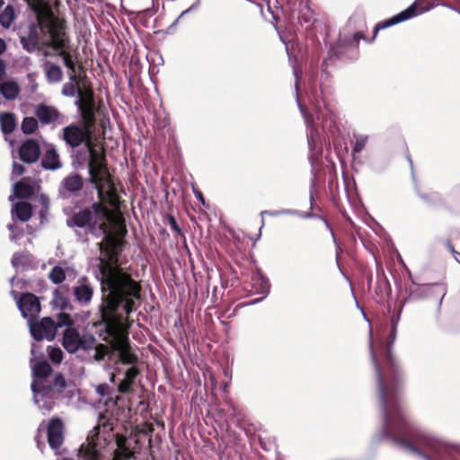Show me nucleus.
<instances>
[{"label":"nucleus","mask_w":460,"mask_h":460,"mask_svg":"<svg viewBox=\"0 0 460 460\" xmlns=\"http://www.w3.org/2000/svg\"><path fill=\"white\" fill-rule=\"evenodd\" d=\"M369 350L376 374V394L382 416V429L373 437L374 441L389 439L399 449L408 452L401 443L413 444L420 449H436L441 445V439L433 432L411 422L403 407L402 388L387 390L382 378L377 358L370 339Z\"/></svg>","instance_id":"nucleus-1"},{"label":"nucleus","mask_w":460,"mask_h":460,"mask_svg":"<svg viewBox=\"0 0 460 460\" xmlns=\"http://www.w3.org/2000/svg\"><path fill=\"white\" fill-rule=\"evenodd\" d=\"M22 49L30 54L43 52L45 58L56 55L58 58H72L68 49V38L64 31L50 30L46 32L44 19L38 15L35 22L29 23L26 31L20 36Z\"/></svg>","instance_id":"nucleus-2"},{"label":"nucleus","mask_w":460,"mask_h":460,"mask_svg":"<svg viewBox=\"0 0 460 460\" xmlns=\"http://www.w3.org/2000/svg\"><path fill=\"white\" fill-rule=\"evenodd\" d=\"M66 387V378L60 372L55 374L53 383L41 382L38 384L36 381H32L31 384L32 400L43 413L49 412L54 408Z\"/></svg>","instance_id":"nucleus-3"},{"label":"nucleus","mask_w":460,"mask_h":460,"mask_svg":"<svg viewBox=\"0 0 460 460\" xmlns=\"http://www.w3.org/2000/svg\"><path fill=\"white\" fill-rule=\"evenodd\" d=\"M289 65L293 69V75L295 76V99L297 105V108L305 120V124L306 126V139H307V145L308 149L311 154V155L314 154V152L316 149V144L318 141V131L314 125V117L312 114H310L306 109L302 105L299 94H298V84L299 81L302 75V70L299 67L298 65V59H288Z\"/></svg>","instance_id":"nucleus-4"},{"label":"nucleus","mask_w":460,"mask_h":460,"mask_svg":"<svg viewBox=\"0 0 460 460\" xmlns=\"http://www.w3.org/2000/svg\"><path fill=\"white\" fill-rule=\"evenodd\" d=\"M396 335L397 328L391 327L390 341L388 342L387 352L385 355L386 369L385 374L381 372L382 378L385 383L387 390H394V387L402 388L404 381V375L402 370L401 365L397 358L392 354V347L396 340ZM377 364L379 363L377 362ZM379 367L380 371H382L381 367Z\"/></svg>","instance_id":"nucleus-5"},{"label":"nucleus","mask_w":460,"mask_h":460,"mask_svg":"<svg viewBox=\"0 0 460 460\" xmlns=\"http://www.w3.org/2000/svg\"><path fill=\"white\" fill-rule=\"evenodd\" d=\"M96 344V339L93 334L81 335L75 327L66 328L63 332L62 346L68 353H75L79 349L92 350Z\"/></svg>","instance_id":"nucleus-6"},{"label":"nucleus","mask_w":460,"mask_h":460,"mask_svg":"<svg viewBox=\"0 0 460 460\" xmlns=\"http://www.w3.org/2000/svg\"><path fill=\"white\" fill-rule=\"evenodd\" d=\"M446 294L447 288L443 283L420 285L415 280H411V286L409 288V296L404 302L438 297V310H439Z\"/></svg>","instance_id":"nucleus-7"},{"label":"nucleus","mask_w":460,"mask_h":460,"mask_svg":"<svg viewBox=\"0 0 460 460\" xmlns=\"http://www.w3.org/2000/svg\"><path fill=\"white\" fill-rule=\"evenodd\" d=\"M314 96L313 105L314 107V111L316 115V119L319 121L322 128L324 131H327L332 134L336 128V119L335 114L330 109V107L326 104L325 101L319 95L316 90L312 92ZM321 94H323V90L321 89Z\"/></svg>","instance_id":"nucleus-8"},{"label":"nucleus","mask_w":460,"mask_h":460,"mask_svg":"<svg viewBox=\"0 0 460 460\" xmlns=\"http://www.w3.org/2000/svg\"><path fill=\"white\" fill-rule=\"evenodd\" d=\"M376 34L377 33L374 32L372 39L367 40L362 32L358 31L342 39H339V40L331 46L327 58H339V56L348 55L350 51L358 49L361 40L370 43L374 40Z\"/></svg>","instance_id":"nucleus-9"},{"label":"nucleus","mask_w":460,"mask_h":460,"mask_svg":"<svg viewBox=\"0 0 460 460\" xmlns=\"http://www.w3.org/2000/svg\"><path fill=\"white\" fill-rule=\"evenodd\" d=\"M28 325L31 335L37 341L43 340L51 341L56 337L57 326L50 317H43L40 320L32 319L28 322Z\"/></svg>","instance_id":"nucleus-10"},{"label":"nucleus","mask_w":460,"mask_h":460,"mask_svg":"<svg viewBox=\"0 0 460 460\" xmlns=\"http://www.w3.org/2000/svg\"><path fill=\"white\" fill-rule=\"evenodd\" d=\"M91 135V131H87L75 123H71L62 129L60 138L68 148L74 150L88 140Z\"/></svg>","instance_id":"nucleus-11"},{"label":"nucleus","mask_w":460,"mask_h":460,"mask_svg":"<svg viewBox=\"0 0 460 460\" xmlns=\"http://www.w3.org/2000/svg\"><path fill=\"white\" fill-rule=\"evenodd\" d=\"M31 353L32 356L31 358V367L33 376L32 381H36L38 384L41 382L45 384L53 383V380L49 379L52 367L47 360L38 358L37 345L34 343L31 346Z\"/></svg>","instance_id":"nucleus-12"},{"label":"nucleus","mask_w":460,"mask_h":460,"mask_svg":"<svg viewBox=\"0 0 460 460\" xmlns=\"http://www.w3.org/2000/svg\"><path fill=\"white\" fill-rule=\"evenodd\" d=\"M419 0H415L409 7L400 12L399 13L382 21L376 24L375 33H377L380 30L387 29L391 26L396 25L400 22H406L419 14H422L427 12L428 8H421L420 11L417 9V3Z\"/></svg>","instance_id":"nucleus-13"},{"label":"nucleus","mask_w":460,"mask_h":460,"mask_svg":"<svg viewBox=\"0 0 460 460\" xmlns=\"http://www.w3.org/2000/svg\"><path fill=\"white\" fill-rule=\"evenodd\" d=\"M17 306L22 316L27 319V322L35 319L40 313L39 298L32 293H23L17 299Z\"/></svg>","instance_id":"nucleus-14"},{"label":"nucleus","mask_w":460,"mask_h":460,"mask_svg":"<svg viewBox=\"0 0 460 460\" xmlns=\"http://www.w3.org/2000/svg\"><path fill=\"white\" fill-rule=\"evenodd\" d=\"M34 114L42 127L52 126V128H55L60 123L63 118L61 112L55 106L47 105L45 103L38 104L35 108Z\"/></svg>","instance_id":"nucleus-15"},{"label":"nucleus","mask_w":460,"mask_h":460,"mask_svg":"<svg viewBox=\"0 0 460 460\" xmlns=\"http://www.w3.org/2000/svg\"><path fill=\"white\" fill-rule=\"evenodd\" d=\"M47 438L49 447L58 451L64 442V425L59 418H53L47 426Z\"/></svg>","instance_id":"nucleus-16"},{"label":"nucleus","mask_w":460,"mask_h":460,"mask_svg":"<svg viewBox=\"0 0 460 460\" xmlns=\"http://www.w3.org/2000/svg\"><path fill=\"white\" fill-rule=\"evenodd\" d=\"M66 226L78 228L88 227L90 232L93 233L97 226V222L93 219L92 210L89 208H84L68 217Z\"/></svg>","instance_id":"nucleus-17"},{"label":"nucleus","mask_w":460,"mask_h":460,"mask_svg":"<svg viewBox=\"0 0 460 460\" xmlns=\"http://www.w3.org/2000/svg\"><path fill=\"white\" fill-rule=\"evenodd\" d=\"M105 170L104 159L99 155V153L91 148L90 158L88 161V174L89 182L95 188L98 189L99 176L102 174Z\"/></svg>","instance_id":"nucleus-18"},{"label":"nucleus","mask_w":460,"mask_h":460,"mask_svg":"<svg viewBox=\"0 0 460 460\" xmlns=\"http://www.w3.org/2000/svg\"><path fill=\"white\" fill-rule=\"evenodd\" d=\"M19 157L26 164L37 162L40 156V146L36 139H26L19 147Z\"/></svg>","instance_id":"nucleus-19"},{"label":"nucleus","mask_w":460,"mask_h":460,"mask_svg":"<svg viewBox=\"0 0 460 460\" xmlns=\"http://www.w3.org/2000/svg\"><path fill=\"white\" fill-rule=\"evenodd\" d=\"M66 66L71 70L69 74L70 82L64 84L62 87L61 93L66 97H74L75 93H80L79 88L75 84L76 80V67L81 69L82 63L79 62L80 59H63Z\"/></svg>","instance_id":"nucleus-20"},{"label":"nucleus","mask_w":460,"mask_h":460,"mask_svg":"<svg viewBox=\"0 0 460 460\" xmlns=\"http://www.w3.org/2000/svg\"><path fill=\"white\" fill-rule=\"evenodd\" d=\"M45 152L42 155L40 165L44 170L57 171L63 165L59 154L56 146L53 143L45 144Z\"/></svg>","instance_id":"nucleus-21"},{"label":"nucleus","mask_w":460,"mask_h":460,"mask_svg":"<svg viewBox=\"0 0 460 460\" xmlns=\"http://www.w3.org/2000/svg\"><path fill=\"white\" fill-rule=\"evenodd\" d=\"M93 288L87 277L78 279L77 286L74 287V296L76 301L83 306H87L93 298Z\"/></svg>","instance_id":"nucleus-22"},{"label":"nucleus","mask_w":460,"mask_h":460,"mask_svg":"<svg viewBox=\"0 0 460 460\" xmlns=\"http://www.w3.org/2000/svg\"><path fill=\"white\" fill-rule=\"evenodd\" d=\"M83 188V180L82 177L78 174L69 175L65 177L59 186V195L63 199L68 198L70 194H74Z\"/></svg>","instance_id":"nucleus-23"},{"label":"nucleus","mask_w":460,"mask_h":460,"mask_svg":"<svg viewBox=\"0 0 460 460\" xmlns=\"http://www.w3.org/2000/svg\"><path fill=\"white\" fill-rule=\"evenodd\" d=\"M34 194V187L29 177H23L16 181L13 187V195L9 196V200L13 201V197L17 199H30Z\"/></svg>","instance_id":"nucleus-24"},{"label":"nucleus","mask_w":460,"mask_h":460,"mask_svg":"<svg viewBox=\"0 0 460 460\" xmlns=\"http://www.w3.org/2000/svg\"><path fill=\"white\" fill-rule=\"evenodd\" d=\"M11 215L13 221L18 219L22 222H27L32 216V207L29 202L18 201L12 205Z\"/></svg>","instance_id":"nucleus-25"},{"label":"nucleus","mask_w":460,"mask_h":460,"mask_svg":"<svg viewBox=\"0 0 460 460\" xmlns=\"http://www.w3.org/2000/svg\"><path fill=\"white\" fill-rule=\"evenodd\" d=\"M313 11L309 4V0H299L298 7H293L292 16L296 17L298 22L303 23H310L312 20Z\"/></svg>","instance_id":"nucleus-26"},{"label":"nucleus","mask_w":460,"mask_h":460,"mask_svg":"<svg viewBox=\"0 0 460 460\" xmlns=\"http://www.w3.org/2000/svg\"><path fill=\"white\" fill-rule=\"evenodd\" d=\"M11 263L16 270L22 269L27 270L36 268V263L32 255L29 252H16L13 255Z\"/></svg>","instance_id":"nucleus-27"},{"label":"nucleus","mask_w":460,"mask_h":460,"mask_svg":"<svg viewBox=\"0 0 460 460\" xmlns=\"http://www.w3.org/2000/svg\"><path fill=\"white\" fill-rule=\"evenodd\" d=\"M164 59H144V64H141L140 59H128V66L130 70H137L138 66H147V73L150 76L155 75L159 72V66L164 65Z\"/></svg>","instance_id":"nucleus-28"},{"label":"nucleus","mask_w":460,"mask_h":460,"mask_svg":"<svg viewBox=\"0 0 460 460\" xmlns=\"http://www.w3.org/2000/svg\"><path fill=\"white\" fill-rule=\"evenodd\" d=\"M138 374L139 370L136 367H128L125 372L124 379L118 385L117 391L122 394L131 393L132 385Z\"/></svg>","instance_id":"nucleus-29"},{"label":"nucleus","mask_w":460,"mask_h":460,"mask_svg":"<svg viewBox=\"0 0 460 460\" xmlns=\"http://www.w3.org/2000/svg\"><path fill=\"white\" fill-rule=\"evenodd\" d=\"M252 281L255 285H258L259 288H257L256 292L262 295V296L260 299L254 300L249 305H253L256 302L261 301L263 298H265L270 294V284L269 279L262 274L261 271H258L256 275L252 278Z\"/></svg>","instance_id":"nucleus-30"},{"label":"nucleus","mask_w":460,"mask_h":460,"mask_svg":"<svg viewBox=\"0 0 460 460\" xmlns=\"http://www.w3.org/2000/svg\"><path fill=\"white\" fill-rule=\"evenodd\" d=\"M51 304L55 308L61 311H72L74 308L69 297L63 291L58 288L53 291Z\"/></svg>","instance_id":"nucleus-31"},{"label":"nucleus","mask_w":460,"mask_h":460,"mask_svg":"<svg viewBox=\"0 0 460 460\" xmlns=\"http://www.w3.org/2000/svg\"><path fill=\"white\" fill-rule=\"evenodd\" d=\"M1 130L4 135L11 134L16 128V119L13 113L4 112L0 114Z\"/></svg>","instance_id":"nucleus-32"},{"label":"nucleus","mask_w":460,"mask_h":460,"mask_svg":"<svg viewBox=\"0 0 460 460\" xmlns=\"http://www.w3.org/2000/svg\"><path fill=\"white\" fill-rule=\"evenodd\" d=\"M19 86L14 82H4L0 85V94L5 100H14L19 94Z\"/></svg>","instance_id":"nucleus-33"},{"label":"nucleus","mask_w":460,"mask_h":460,"mask_svg":"<svg viewBox=\"0 0 460 460\" xmlns=\"http://www.w3.org/2000/svg\"><path fill=\"white\" fill-rule=\"evenodd\" d=\"M16 18L14 7L7 4L0 13V25L4 29H9Z\"/></svg>","instance_id":"nucleus-34"},{"label":"nucleus","mask_w":460,"mask_h":460,"mask_svg":"<svg viewBox=\"0 0 460 460\" xmlns=\"http://www.w3.org/2000/svg\"><path fill=\"white\" fill-rule=\"evenodd\" d=\"M79 112L83 120L82 128L92 132V128L95 124V112L93 109L92 107H85Z\"/></svg>","instance_id":"nucleus-35"},{"label":"nucleus","mask_w":460,"mask_h":460,"mask_svg":"<svg viewBox=\"0 0 460 460\" xmlns=\"http://www.w3.org/2000/svg\"><path fill=\"white\" fill-rule=\"evenodd\" d=\"M44 69L47 79L49 83H57L61 80L62 70L59 66L52 65L47 62L45 64Z\"/></svg>","instance_id":"nucleus-36"},{"label":"nucleus","mask_w":460,"mask_h":460,"mask_svg":"<svg viewBox=\"0 0 460 460\" xmlns=\"http://www.w3.org/2000/svg\"><path fill=\"white\" fill-rule=\"evenodd\" d=\"M119 359L123 365H134L137 361V357L130 351L128 346H122L119 350Z\"/></svg>","instance_id":"nucleus-37"},{"label":"nucleus","mask_w":460,"mask_h":460,"mask_svg":"<svg viewBox=\"0 0 460 460\" xmlns=\"http://www.w3.org/2000/svg\"><path fill=\"white\" fill-rule=\"evenodd\" d=\"M39 123L37 117H24L22 121L21 129L24 134L31 135L38 129Z\"/></svg>","instance_id":"nucleus-38"},{"label":"nucleus","mask_w":460,"mask_h":460,"mask_svg":"<svg viewBox=\"0 0 460 460\" xmlns=\"http://www.w3.org/2000/svg\"><path fill=\"white\" fill-rule=\"evenodd\" d=\"M355 143L352 147V155L359 154L366 147L368 137L366 135L354 134Z\"/></svg>","instance_id":"nucleus-39"},{"label":"nucleus","mask_w":460,"mask_h":460,"mask_svg":"<svg viewBox=\"0 0 460 460\" xmlns=\"http://www.w3.org/2000/svg\"><path fill=\"white\" fill-rule=\"evenodd\" d=\"M49 279L53 284H61L66 279L64 269L60 266H54L50 270Z\"/></svg>","instance_id":"nucleus-40"},{"label":"nucleus","mask_w":460,"mask_h":460,"mask_svg":"<svg viewBox=\"0 0 460 460\" xmlns=\"http://www.w3.org/2000/svg\"><path fill=\"white\" fill-rule=\"evenodd\" d=\"M74 324V320L69 314L63 312L58 314V322L55 323L57 330L61 327L73 328L75 327Z\"/></svg>","instance_id":"nucleus-41"},{"label":"nucleus","mask_w":460,"mask_h":460,"mask_svg":"<svg viewBox=\"0 0 460 460\" xmlns=\"http://www.w3.org/2000/svg\"><path fill=\"white\" fill-rule=\"evenodd\" d=\"M83 451L84 460H101V453L94 445L88 444Z\"/></svg>","instance_id":"nucleus-42"},{"label":"nucleus","mask_w":460,"mask_h":460,"mask_svg":"<svg viewBox=\"0 0 460 460\" xmlns=\"http://www.w3.org/2000/svg\"><path fill=\"white\" fill-rule=\"evenodd\" d=\"M403 447L409 449V453L415 455L416 456L421 458L422 460H432V458L425 453L419 447L414 446L413 444L401 443Z\"/></svg>","instance_id":"nucleus-43"},{"label":"nucleus","mask_w":460,"mask_h":460,"mask_svg":"<svg viewBox=\"0 0 460 460\" xmlns=\"http://www.w3.org/2000/svg\"><path fill=\"white\" fill-rule=\"evenodd\" d=\"M49 357L50 360L55 364L61 363L63 359V351L58 347H51L49 346L48 349Z\"/></svg>","instance_id":"nucleus-44"},{"label":"nucleus","mask_w":460,"mask_h":460,"mask_svg":"<svg viewBox=\"0 0 460 460\" xmlns=\"http://www.w3.org/2000/svg\"><path fill=\"white\" fill-rule=\"evenodd\" d=\"M95 392L101 397H102V398L106 397L107 399L111 400L113 389L111 387H110V385L108 384L103 383V384H100V385H96Z\"/></svg>","instance_id":"nucleus-45"},{"label":"nucleus","mask_w":460,"mask_h":460,"mask_svg":"<svg viewBox=\"0 0 460 460\" xmlns=\"http://www.w3.org/2000/svg\"><path fill=\"white\" fill-rule=\"evenodd\" d=\"M8 230L11 232L10 234V240L11 241H16L20 239L23 235V230L21 229L17 225L15 221H13L12 223L7 225Z\"/></svg>","instance_id":"nucleus-46"},{"label":"nucleus","mask_w":460,"mask_h":460,"mask_svg":"<svg viewBox=\"0 0 460 460\" xmlns=\"http://www.w3.org/2000/svg\"><path fill=\"white\" fill-rule=\"evenodd\" d=\"M449 198L456 204L457 212L460 213V183L452 188L449 192Z\"/></svg>","instance_id":"nucleus-47"},{"label":"nucleus","mask_w":460,"mask_h":460,"mask_svg":"<svg viewBox=\"0 0 460 460\" xmlns=\"http://www.w3.org/2000/svg\"><path fill=\"white\" fill-rule=\"evenodd\" d=\"M265 214L271 217H277L280 215H298V211L295 209H279V210H263L261 212V216L263 217Z\"/></svg>","instance_id":"nucleus-48"},{"label":"nucleus","mask_w":460,"mask_h":460,"mask_svg":"<svg viewBox=\"0 0 460 460\" xmlns=\"http://www.w3.org/2000/svg\"><path fill=\"white\" fill-rule=\"evenodd\" d=\"M92 214L94 213L97 217H106L107 216V210L106 208L102 206L98 202H93L92 204Z\"/></svg>","instance_id":"nucleus-49"},{"label":"nucleus","mask_w":460,"mask_h":460,"mask_svg":"<svg viewBox=\"0 0 460 460\" xmlns=\"http://www.w3.org/2000/svg\"><path fill=\"white\" fill-rule=\"evenodd\" d=\"M200 4V0H196V2L191 4L188 9L184 10L179 16L178 18L172 23L171 27H173L175 26L179 21L184 17L187 13H189L190 12L193 11V10H196Z\"/></svg>","instance_id":"nucleus-50"},{"label":"nucleus","mask_w":460,"mask_h":460,"mask_svg":"<svg viewBox=\"0 0 460 460\" xmlns=\"http://www.w3.org/2000/svg\"><path fill=\"white\" fill-rule=\"evenodd\" d=\"M314 193H315V174H314V177L312 179L310 188H309V202H310L311 208H313L314 202Z\"/></svg>","instance_id":"nucleus-51"},{"label":"nucleus","mask_w":460,"mask_h":460,"mask_svg":"<svg viewBox=\"0 0 460 460\" xmlns=\"http://www.w3.org/2000/svg\"><path fill=\"white\" fill-rule=\"evenodd\" d=\"M24 172H25V168L22 164H18L17 162L13 163V167H12V175L13 176L22 175Z\"/></svg>","instance_id":"nucleus-52"},{"label":"nucleus","mask_w":460,"mask_h":460,"mask_svg":"<svg viewBox=\"0 0 460 460\" xmlns=\"http://www.w3.org/2000/svg\"><path fill=\"white\" fill-rule=\"evenodd\" d=\"M168 220H169V225H170L172 230L178 233L179 234H182L180 226H178L177 221L172 215L168 216Z\"/></svg>","instance_id":"nucleus-53"},{"label":"nucleus","mask_w":460,"mask_h":460,"mask_svg":"<svg viewBox=\"0 0 460 460\" xmlns=\"http://www.w3.org/2000/svg\"><path fill=\"white\" fill-rule=\"evenodd\" d=\"M40 201L42 208H44V212L48 213L50 205L49 198L46 194L42 193L40 196Z\"/></svg>","instance_id":"nucleus-54"},{"label":"nucleus","mask_w":460,"mask_h":460,"mask_svg":"<svg viewBox=\"0 0 460 460\" xmlns=\"http://www.w3.org/2000/svg\"><path fill=\"white\" fill-rule=\"evenodd\" d=\"M404 305H405V302H403V303L401 305L398 314H397L395 316H393V317H392V319H391V327H393V328H394V327L397 328L398 323H399V321H400V319H401V313H402V309H403Z\"/></svg>","instance_id":"nucleus-55"},{"label":"nucleus","mask_w":460,"mask_h":460,"mask_svg":"<svg viewBox=\"0 0 460 460\" xmlns=\"http://www.w3.org/2000/svg\"><path fill=\"white\" fill-rule=\"evenodd\" d=\"M192 191H193L194 196L204 205L205 204V199H204L201 191L197 190V189H195L194 187H192Z\"/></svg>","instance_id":"nucleus-56"},{"label":"nucleus","mask_w":460,"mask_h":460,"mask_svg":"<svg viewBox=\"0 0 460 460\" xmlns=\"http://www.w3.org/2000/svg\"><path fill=\"white\" fill-rule=\"evenodd\" d=\"M5 64L4 59H0V81L3 80L5 76Z\"/></svg>","instance_id":"nucleus-57"},{"label":"nucleus","mask_w":460,"mask_h":460,"mask_svg":"<svg viewBox=\"0 0 460 460\" xmlns=\"http://www.w3.org/2000/svg\"><path fill=\"white\" fill-rule=\"evenodd\" d=\"M105 358V354L102 351L96 350L93 355L94 360L100 362L102 361Z\"/></svg>","instance_id":"nucleus-58"},{"label":"nucleus","mask_w":460,"mask_h":460,"mask_svg":"<svg viewBox=\"0 0 460 460\" xmlns=\"http://www.w3.org/2000/svg\"><path fill=\"white\" fill-rule=\"evenodd\" d=\"M327 66H328V64H327V59H323V64H322V70H321V72H322V76H323V75H324L325 77H327V75H327V72H326V67H327Z\"/></svg>","instance_id":"nucleus-59"},{"label":"nucleus","mask_w":460,"mask_h":460,"mask_svg":"<svg viewBox=\"0 0 460 460\" xmlns=\"http://www.w3.org/2000/svg\"><path fill=\"white\" fill-rule=\"evenodd\" d=\"M446 244H447V247L448 249V251L451 252V253H455L456 252V250L451 243L450 240H447L446 242Z\"/></svg>","instance_id":"nucleus-60"},{"label":"nucleus","mask_w":460,"mask_h":460,"mask_svg":"<svg viewBox=\"0 0 460 460\" xmlns=\"http://www.w3.org/2000/svg\"><path fill=\"white\" fill-rule=\"evenodd\" d=\"M75 104L77 106L78 111H83L86 106H84L80 100L76 101Z\"/></svg>","instance_id":"nucleus-61"},{"label":"nucleus","mask_w":460,"mask_h":460,"mask_svg":"<svg viewBox=\"0 0 460 460\" xmlns=\"http://www.w3.org/2000/svg\"><path fill=\"white\" fill-rule=\"evenodd\" d=\"M6 45L4 40L0 39V54L5 50Z\"/></svg>","instance_id":"nucleus-62"},{"label":"nucleus","mask_w":460,"mask_h":460,"mask_svg":"<svg viewBox=\"0 0 460 460\" xmlns=\"http://www.w3.org/2000/svg\"><path fill=\"white\" fill-rule=\"evenodd\" d=\"M452 255L454 256L455 260L460 264V252L456 251V252L452 253Z\"/></svg>","instance_id":"nucleus-63"},{"label":"nucleus","mask_w":460,"mask_h":460,"mask_svg":"<svg viewBox=\"0 0 460 460\" xmlns=\"http://www.w3.org/2000/svg\"><path fill=\"white\" fill-rule=\"evenodd\" d=\"M47 215L48 213H45L44 212V208H42L40 211V217L42 218V219H46L47 218Z\"/></svg>","instance_id":"nucleus-64"}]
</instances>
